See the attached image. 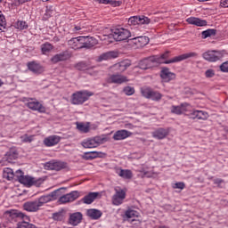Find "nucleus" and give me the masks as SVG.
Instances as JSON below:
<instances>
[{
	"label": "nucleus",
	"mask_w": 228,
	"mask_h": 228,
	"mask_svg": "<svg viewBox=\"0 0 228 228\" xmlns=\"http://www.w3.org/2000/svg\"><path fill=\"white\" fill-rule=\"evenodd\" d=\"M221 6L223 8H228V0H221Z\"/></svg>",
	"instance_id": "obj_55"
},
{
	"label": "nucleus",
	"mask_w": 228,
	"mask_h": 228,
	"mask_svg": "<svg viewBox=\"0 0 228 228\" xmlns=\"http://www.w3.org/2000/svg\"><path fill=\"white\" fill-rule=\"evenodd\" d=\"M43 1H49V0H43Z\"/></svg>",
	"instance_id": "obj_62"
},
{
	"label": "nucleus",
	"mask_w": 228,
	"mask_h": 228,
	"mask_svg": "<svg viewBox=\"0 0 228 228\" xmlns=\"http://www.w3.org/2000/svg\"><path fill=\"white\" fill-rule=\"evenodd\" d=\"M28 108L33 111H39V113H45V107L40 103V102H28L27 103Z\"/></svg>",
	"instance_id": "obj_21"
},
{
	"label": "nucleus",
	"mask_w": 228,
	"mask_h": 228,
	"mask_svg": "<svg viewBox=\"0 0 228 228\" xmlns=\"http://www.w3.org/2000/svg\"><path fill=\"white\" fill-rule=\"evenodd\" d=\"M23 143H31L33 142V135L23 134L20 136Z\"/></svg>",
	"instance_id": "obj_42"
},
{
	"label": "nucleus",
	"mask_w": 228,
	"mask_h": 228,
	"mask_svg": "<svg viewBox=\"0 0 228 228\" xmlns=\"http://www.w3.org/2000/svg\"><path fill=\"white\" fill-rule=\"evenodd\" d=\"M92 95H94V93L87 90L76 92L71 96V103L77 106L85 104V102H86V101H88Z\"/></svg>",
	"instance_id": "obj_5"
},
{
	"label": "nucleus",
	"mask_w": 228,
	"mask_h": 228,
	"mask_svg": "<svg viewBox=\"0 0 228 228\" xmlns=\"http://www.w3.org/2000/svg\"><path fill=\"white\" fill-rule=\"evenodd\" d=\"M116 173L123 179H133V172L129 169H117Z\"/></svg>",
	"instance_id": "obj_32"
},
{
	"label": "nucleus",
	"mask_w": 228,
	"mask_h": 228,
	"mask_svg": "<svg viewBox=\"0 0 228 228\" xmlns=\"http://www.w3.org/2000/svg\"><path fill=\"white\" fill-rule=\"evenodd\" d=\"M220 69L222 72H228V61L224 62L221 66Z\"/></svg>",
	"instance_id": "obj_50"
},
{
	"label": "nucleus",
	"mask_w": 228,
	"mask_h": 228,
	"mask_svg": "<svg viewBox=\"0 0 228 228\" xmlns=\"http://www.w3.org/2000/svg\"><path fill=\"white\" fill-rule=\"evenodd\" d=\"M199 110H194L191 114H189V118H192V120H195V118H198Z\"/></svg>",
	"instance_id": "obj_51"
},
{
	"label": "nucleus",
	"mask_w": 228,
	"mask_h": 228,
	"mask_svg": "<svg viewBox=\"0 0 228 228\" xmlns=\"http://www.w3.org/2000/svg\"><path fill=\"white\" fill-rule=\"evenodd\" d=\"M86 159H95L99 158V151H88L85 153Z\"/></svg>",
	"instance_id": "obj_41"
},
{
	"label": "nucleus",
	"mask_w": 228,
	"mask_h": 228,
	"mask_svg": "<svg viewBox=\"0 0 228 228\" xmlns=\"http://www.w3.org/2000/svg\"><path fill=\"white\" fill-rule=\"evenodd\" d=\"M108 142V138L104 135H98L93 138L86 139L82 142L81 145L85 149H95L99 147V145H102V143H106Z\"/></svg>",
	"instance_id": "obj_4"
},
{
	"label": "nucleus",
	"mask_w": 228,
	"mask_h": 228,
	"mask_svg": "<svg viewBox=\"0 0 228 228\" xmlns=\"http://www.w3.org/2000/svg\"><path fill=\"white\" fill-rule=\"evenodd\" d=\"M127 77L120 74L110 75L107 78V83H112L114 85H122V83H126Z\"/></svg>",
	"instance_id": "obj_15"
},
{
	"label": "nucleus",
	"mask_w": 228,
	"mask_h": 228,
	"mask_svg": "<svg viewBox=\"0 0 228 228\" xmlns=\"http://www.w3.org/2000/svg\"><path fill=\"white\" fill-rule=\"evenodd\" d=\"M116 69H119L120 72H124L127 69L128 67H131V63L129 62H120L115 65Z\"/></svg>",
	"instance_id": "obj_39"
},
{
	"label": "nucleus",
	"mask_w": 228,
	"mask_h": 228,
	"mask_svg": "<svg viewBox=\"0 0 228 228\" xmlns=\"http://www.w3.org/2000/svg\"><path fill=\"white\" fill-rule=\"evenodd\" d=\"M65 190V188H61L58 190H55L54 191L51 192L50 194L41 196L38 200L37 204H39V207L42 208L44 204H47V202H51V200H56L58 197H60V191Z\"/></svg>",
	"instance_id": "obj_8"
},
{
	"label": "nucleus",
	"mask_w": 228,
	"mask_h": 228,
	"mask_svg": "<svg viewBox=\"0 0 228 228\" xmlns=\"http://www.w3.org/2000/svg\"><path fill=\"white\" fill-rule=\"evenodd\" d=\"M125 215L126 218H128V220H131V222H134L135 221L134 218H138V216H140V213H138V211L136 210H126Z\"/></svg>",
	"instance_id": "obj_35"
},
{
	"label": "nucleus",
	"mask_w": 228,
	"mask_h": 228,
	"mask_svg": "<svg viewBox=\"0 0 228 228\" xmlns=\"http://www.w3.org/2000/svg\"><path fill=\"white\" fill-rule=\"evenodd\" d=\"M118 56V53L115 52H107L104 53H102L98 58L96 59V61H106V60H111L112 58H117Z\"/></svg>",
	"instance_id": "obj_29"
},
{
	"label": "nucleus",
	"mask_w": 228,
	"mask_h": 228,
	"mask_svg": "<svg viewBox=\"0 0 228 228\" xmlns=\"http://www.w3.org/2000/svg\"><path fill=\"white\" fill-rule=\"evenodd\" d=\"M82 220H83V214H81L80 212H76L69 216V224L74 226L79 225Z\"/></svg>",
	"instance_id": "obj_22"
},
{
	"label": "nucleus",
	"mask_w": 228,
	"mask_h": 228,
	"mask_svg": "<svg viewBox=\"0 0 228 228\" xmlns=\"http://www.w3.org/2000/svg\"><path fill=\"white\" fill-rule=\"evenodd\" d=\"M195 56H197V53L193 52L183 53L182 55L174 57L173 59H170V60H167V58H168V52H166L161 56L153 55V57L157 59V61H156L157 65H159L161 63H165L166 65H168L170 63H179V61H183V60H188L189 58H195Z\"/></svg>",
	"instance_id": "obj_1"
},
{
	"label": "nucleus",
	"mask_w": 228,
	"mask_h": 228,
	"mask_svg": "<svg viewBox=\"0 0 228 228\" xmlns=\"http://www.w3.org/2000/svg\"><path fill=\"white\" fill-rule=\"evenodd\" d=\"M206 77H213V76H215V70L213 69H208L205 72Z\"/></svg>",
	"instance_id": "obj_52"
},
{
	"label": "nucleus",
	"mask_w": 228,
	"mask_h": 228,
	"mask_svg": "<svg viewBox=\"0 0 228 228\" xmlns=\"http://www.w3.org/2000/svg\"><path fill=\"white\" fill-rule=\"evenodd\" d=\"M124 93L126 94V95H133V94H134V88L131 86H126L124 88Z\"/></svg>",
	"instance_id": "obj_45"
},
{
	"label": "nucleus",
	"mask_w": 228,
	"mask_h": 228,
	"mask_svg": "<svg viewBox=\"0 0 228 228\" xmlns=\"http://www.w3.org/2000/svg\"><path fill=\"white\" fill-rule=\"evenodd\" d=\"M77 69H78V70H86V63L85 62H79L77 65Z\"/></svg>",
	"instance_id": "obj_49"
},
{
	"label": "nucleus",
	"mask_w": 228,
	"mask_h": 228,
	"mask_svg": "<svg viewBox=\"0 0 228 228\" xmlns=\"http://www.w3.org/2000/svg\"><path fill=\"white\" fill-rule=\"evenodd\" d=\"M53 51V45L50 43H45L41 45V52L43 54H47V53H51Z\"/></svg>",
	"instance_id": "obj_38"
},
{
	"label": "nucleus",
	"mask_w": 228,
	"mask_h": 228,
	"mask_svg": "<svg viewBox=\"0 0 228 228\" xmlns=\"http://www.w3.org/2000/svg\"><path fill=\"white\" fill-rule=\"evenodd\" d=\"M186 20L188 24H192L193 26H198L200 28L208 26V21L206 20H200V18L190 17Z\"/></svg>",
	"instance_id": "obj_26"
},
{
	"label": "nucleus",
	"mask_w": 228,
	"mask_h": 228,
	"mask_svg": "<svg viewBox=\"0 0 228 228\" xmlns=\"http://www.w3.org/2000/svg\"><path fill=\"white\" fill-rule=\"evenodd\" d=\"M160 77L163 79L164 83H168L173 79H175V74L170 72L168 68H163L160 71Z\"/></svg>",
	"instance_id": "obj_19"
},
{
	"label": "nucleus",
	"mask_w": 228,
	"mask_h": 228,
	"mask_svg": "<svg viewBox=\"0 0 228 228\" xmlns=\"http://www.w3.org/2000/svg\"><path fill=\"white\" fill-rule=\"evenodd\" d=\"M28 70L33 72L34 74H42L44 72V69L42 66L35 61L28 63Z\"/></svg>",
	"instance_id": "obj_28"
},
{
	"label": "nucleus",
	"mask_w": 228,
	"mask_h": 228,
	"mask_svg": "<svg viewBox=\"0 0 228 228\" xmlns=\"http://www.w3.org/2000/svg\"><path fill=\"white\" fill-rule=\"evenodd\" d=\"M70 58V53L69 52H62L61 53L55 54L52 59L51 61L53 63H58L60 61H66Z\"/></svg>",
	"instance_id": "obj_24"
},
{
	"label": "nucleus",
	"mask_w": 228,
	"mask_h": 228,
	"mask_svg": "<svg viewBox=\"0 0 228 228\" xmlns=\"http://www.w3.org/2000/svg\"><path fill=\"white\" fill-rule=\"evenodd\" d=\"M68 45L77 51V49H83V37H73L68 41Z\"/></svg>",
	"instance_id": "obj_18"
},
{
	"label": "nucleus",
	"mask_w": 228,
	"mask_h": 228,
	"mask_svg": "<svg viewBox=\"0 0 228 228\" xmlns=\"http://www.w3.org/2000/svg\"><path fill=\"white\" fill-rule=\"evenodd\" d=\"M23 208L25 211L35 212V211H38V209L40 208V205L38 201L36 200V201H30V202L25 203Z\"/></svg>",
	"instance_id": "obj_27"
},
{
	"label": "nucleus",
	"mask_w": 228,
	"mask_h": 228,
	"mask_svg": "<svg viewBox=\"0 0 228 228\" xmlns=\"http://www.w3.org/2000/svg\"><path fill=\"white\" fill-rule=\"evenodd\" d=\"M77 199H79V191H73L66 195L61 196L59 199L61 204H67V202H74Z\"/></svg>",
	"instance_id": "obj_13"
},
{
	"label": "nucleus",
	"mask_w": 228,
	"mask_h": 228,
	"mask_svg": "<svg viewBox=\"0 0 228 228\" xmlns=\"http://www.w3.org/2000/svg\"><path fill=\"white\" fill-rule=\"evenodd\" d=\"M16 27L18 29H26L28 24H26V21H18Z\"/></svg>",
	"instance_id": "obj_47"
},
{
	"label": "nucleus",
	"mask_w": 228,
	"mask_h": 228,
	"mask_svg": "<svg viewBox=\"0 0 228 228\" xmlns=\"http://www.w3.org/2000/svg\"><path fill=\"white\" fill-rule=\"evenodd\" d=\"M156 228H168V226H166V225H159V226H157Z\"/></svg>",
	"instance_id": "obj_58"
},
{
	"label": "nucleus",
	"mask_w": 228,
	"mask_h": 228,
	"mask_svg": "<svg viewBox=\"0 0 228 228\" xmlns=\"http://www.w3.org/2000/svg\"><path fill=\"white\" fill-rule=\"evenodd\" d=\"M222 57V53L218 51H208L203 53V58L207 61H218Z\"/></svg>",
	"instance_id": "obj_14"
},
{
	"label": "nucleus",
	"mask_w": 228,
	"mask_h": 228,
	"mask_svg": "<svg viewBox=\"0 0 228 228\" xmlns=\"http://www.w3.org/2000/svg\"><path fill=\"white\" fill-rule=\"evenodd\" d=\"M53 220H56L57 222H61L63 220V214L61 213H54L53 215Z\"/></svg>",
	"instance_id": "obj_46"
},
{
	"label": "nucleus",
	"mask_w": 228,
	"mask_h": 228,
	"mask_svg": "<svg viewBox=\"0 0 228 228\" xmlns=\"http://www.w3.org/2000/svg\"><path fill=\"white\" fill-rule=\"evenodd\" d=\"M5 215L11 218H21L22 222L18 223L17 228H37V225L29 223V216L19 210H7Z\"/></svg>",
	"instance_id": "obj_2"
},
{
	"label": "nucleus",
	"mask_w": 228,
	"mask_h": 228,
	"mask_svg": "<svg viewBox=\"0 0 228 228\" xmlns=\"http://www.w3.org/2000/svg\"><path fill=\"white\" fill-rule=\"evenodd\" d=\"M6 28V19L4 18V15L1 13L0 12V31H3V29Z\"/></svg>",
	"instance_id": "obj_43"
},
{
	"label": "nucleus",
	"mask_w": 228,
	"mask_h": 228,
	"mask_svg": "<svg viewBox=\"0 0 228 228\" xmlns=\"http://www.w3.org/2000/svg\"><path fill=\"white\" fill-rule=\"evenodd\" d=\"M97 197H99V192H90L82 199V201L84 204H92Z\"/></svg>",
	"instance_id": "obj_33"
},
{
	"label": "nucleus",
	"mask_w": 228,
	"mask_h": 228,
	"mask_svg": "<svg viewBox=\"0 0 228 228\" xmlns=\"http://www.w3.org/2000/svg\"><path fill=\"white\" fill-rule=\"evenodd\" d=\"M184 183L183 182H179L176 183L173 185V188H175V190H184Z\"/></svg>",
	"instance_id": "obj_48"
},
{
	"label": "nucleus",
	"mask_w": 228,
	"mask_h": 228,
	"mask_svg": "<svg viewBox=\"0 0 228 228\" xmlns=\"http://www.w3.org/2000/svg\"><path fill=\"white\" fill-rule=\"evenodd\" d=\"M142 95L146 99H151V101H160L163 95L159 92L153 91L151 88L142 89Z\"/></svg>",
	"instance_id": "obj_10"
},
{
	"label": "nucleus",
	"mask_w": 228,
	"mask_h": 228,
	"mask_svg": "<svg viewBox=\"0 0 228 228\" xmlns=\"http://www.w3.org/2000/svg\"><path fill=\"white\" fill-rule=\"evenodd\" d=\"M96 3H100L101 4H110L111 3V0H94Z\"/></svg>",
	"instance_id": "obj_54"
},
{
	"label": "nucleus",
	"mask_w": 228,
	"mask_h": 228,
	"mask_svg": "<svg viewBox=\"0 0 228 228\" xmlns=\"http://www.w3.org/2000/svg\"><path fill=\"white\" fill-rule=\"evenodd\" d=\"M215 35H216V29L215 28H209V29L204 30L201 33L202 38H208V37H215Z\"/></svg>",
	"instance_id": "obj_37"
},
{
	"label": "nucleus",
	"mask_w": 228,
	"mask_h": 228,
	"mask_svg": "<svg viewBox=\"0 0 228 228\" xmlns=\"http://www.w3.org/2000/svg\"><path fill=\"white\" fill-rule=\"evenodd\" d=\"M77 129L80 131V133H88L90 131V123H79L77 122Z\"/></svg>",
	"instance_id": "obj_36"
},
{
	"label": "nucleus",
	"mask_w": 228,
	"mask_h": 228,
	"mask_svg": "<svg viewBox=\"0 0 228 228\" xmlns=\"http://www.w3.org/2000/svg\"><path fill=\"white\" fill-rule=\"evenodd\" d=\"M188 103H182L180 106L173 105L171 107V113H175V115H183V111H186V107Z\"/></svg>",
	"instance_id": "obj_31"
},
{
	"label": "nucleus",
	"mask_w": 228,
	"mask_h": 228,
	"mask_svg": "<svg viewBox=\"0 0 228 228\" xmlns=\"http://www.w3.org/2000/svg\"><path fill=\"white\" fill-rule=\"evenodd\" d=\"M209 114L204 110H198V120H208Z\"/></svg>",
	"instance_id": "obj_40"
},
{
	"label": "nucleus",
	"mask_w": 228,
	"mask_h": 228,
	"mask_svg": "<svg viewBox=\"0 0 228 228\" xmlns=\"http://www.w3.org/2000/svg\"><path fill=\"white\" fill-rule=\"evenodd\" d=\"M168 134H170V130L163 127H159L151 133L152 137L156 140H165Z\"/></svg>",
	"instance_id": "obj_16"
},
{
	"label": "nucleus",
	"mask_w": 228,
	"mask_h": 228,
	"mask_svg": "<svg viewBox=\"0 0 228 228\" xmlns=\"http://www.w3.org/2000/svg\"><path fill=\"white\" fill-rule=\"evenodd\" d=\"M60 140H61V138L58 135H51L44 140V143L46 147H53L54 145H58V143H60Z\"/></svg>",
	"instance_id": "obj_25"
},
{
	"label": "nucleus",
	"mask_w": 228,
	"mask_h": 228,
	"mask_svg": "<svg viewBox=\"0 0 228 228\" xmlns=\"http://www.w3.org/2000/svg\"><path fill=\"white\" fill-rule=\"evenodd\" d=\"M158 59H156L154 56L145 58L139 61V69H142V70H147V69H152V67H156L158 63Z\"/></svg>",
	"instance_id": "obj_9"
},
{
	"label": "nucleus",
	"mask_w": 228,
	"mask_h": 228,
	"mask_svg": "<svg viewBox=\"0 0 228 228\" xmlns=\"http://www.w3.org/2000/svg\"><path fill=\"white\" fill-rule=\"evenodd\" d=\"M116 193L112 197V204L114 206H120L126 199V191L118 187L115 188Z\"/></svg>",
	"instance_id": "obj_12"
},
{
	"label": "nucleus",
	"mask_w": 228,
	"mask_h": 228,
	"mask_svg": "<svg viewBox=\"0 0 228 228\" xmlns=\"http://www.w3.org/2000/svg\"><path fill=\"white\" fill-rule=\"evenodd\" d=\"M75 29H76V31H79V29H81V28H79V27H75Z\"/></svg>",
	"instance_id": "obj_60"
},
{
	"label": "nucleus",
	"mask_w": 228,
	"mask_h": 228,
	"mask_svg": "<svg viewBox=\"0 0 228 228\" xmlns=\"http://www.w3.org/2000/svg\"><path fill=\"white\" fill-rule=\"evenodd\" d=\"M198 1H200V2H204V1H209V0H198Z\"/></svg>",
	"instance_id": "obj_61"
},
{
	"label": "nucleus",
	"mask_w": 228,
	"mask_h": 228,
	"mask_svg": "<svg viewBox=\"0 0 228 228\" xmlns=\"http://www.w3.org/2000/svg\"><path fill=\"white\" fill-rule=\"evenodd\" d=\"M222 183H224L223 179H220V178L214 179V183L217 184L218 188H222V186H220L222 184Z\"/></svg>",
	"instance_id": "obj_53"
},
{
	"label": "nucleus",
	"mask_w": 228,
	"mask_h": 228,
	"mask_svg": "<svg viewBox=\"0 0 228 228\" xmlns=\"http://www.w3.org/2000/svg\"><path fill=\"white\" fill-rule=\"evenodd\" d=\"M132 38L128 39L129 45H133V47H136L139 49L140 47H145L147 44H149V37L140 36V34L132 33Z\"/></svg>",
	"instance_id": "obj_6"
},
{
	"label": "nucleus",
	"mask_w": 228,
	"mask_h": 228,
	"mask_svg": "<svg viewBox=\"0 0 228 228\" xmlns=\"http://www.w3.org/2000/svg\"><path fill=\"white\" fill-rule=\"evenodd\" d=\"M141 173H142V175H141L142 177H149V172H147V171H141Z\"/></svg>",
	"instance_id": "obj_56"
},
{
	"label": "nucleus",
	"mask_w": 228,
	"mask_h": 228,
	"mask_svg": "<svg viewBox=\"0 0 228 228\" xmlns=\"http://www.w3.org/2000/svg\"><path fill=\"white\" fill-rule=\"evenodd\" d=\"M16 177L19 182L25 186H37V188L42 184V179H37L29 175H24L22 170L19 169L16 171Z\"/></svg>",
	"instance_id": "obj_3"
},
{
	"label": "nucleus",
	"mask_w": 228,
	"mask_h": 228,
	"mask_svg": "<svg viewBox=\"0 0 228 228\" xmlns=\"http://www.w3.org/2000/svg\"><path fill=\"white\" fill-rule=\"evenodd\" d=\"M65 167H67V164L61 161H50L45 165V167L46 168V170H56V171H60L65 168Z\"/></svg>",
	"instance_id": "obj_17"
},
{
	"label": "nucleus",
	"mask_w": 228,
	"mask_h": 228,
	"mask_svg": "<svg viewBox=\"0 0 228 228\" xmlns=\"http://www.w3.org/2000/svg\"><path fill=\"white\" fill-rule=\"evenodd\" d=\"M3 177L4 179H7V181H12V179L15 177V174H13V169L10 167L4 168Z\"/></svg>",
	"instance_id": "obj_34"
},
{
	"label": "nucleus",
	"mask_w": 228,
	"mask_h": 228,
	"mask_svg": "<svg viewBox=\"0 0 228 228\" xmlns=\"http://www.w3.org/2000/svg\"><path fill=\"white\" fill-rule=\"evenodd\" d=\"M86 215L92 220H99V218L102 216V212L99 209L90 208L86 211Z\"/></svg>",
	"instance_id": "obj_30"
},
{
	"label": "nucleus",
	"mask_w": 228,
	"mask_h": 228,
	"mask_svg": "<svg viewBox=\"0 0 228 228\" xmlns=\"http://www.w3.org/2000/svg\"><path fill=\"white\" fill-rule=\"evenodd\" d=\"M133 33L126 28H114L112 29V37L116 42H122L124 40H127V38H131Z\"/></svg>",
	"instance_id": "obj_7"
},
{
	"label": "nucleus",
	"mask_w": 228,
	"mask_h": 228,
	"mask_svg": "<svg viewBox=\"0 0 228 228\" xmlns=\"http://www.w3.org/2000/svg\"><path fill=\"white\" fill-rule=\"evenodd\" d=\"M140 24H151V19L146 16H133L128 19V26H138Z\"/></svg>",
	"instance_id": "obj_11"
},
{
	"label": "nucleus",
	"mask_w": 228,
	"mask_h": 228,
	"mask_svg": "<svg viewBox=\"0 0 228 228\" xmlns=\"http://www.w3.org/2000/svg\"><path fill=\"white\" fill-rule=\"evenodd\" d=\"M133 133L127 131V130H118L114 135H113V140L115 141H120V140H126V138H129Z\"/></svg>",
	"instance_id": "obj_23"
},
{
	"label": "nucleus",
	"mask_w": 228,
	"mask_h": 228,
	"mask_svg": "<svg viewBox=\"0 0 228 228\" xmlns=\"http://www.w3.org/2000/svg\"><path fill=\"white\" fill-rule=\"evenodd\" d=\"M3 85H4V82H3L2 79H0V88H1V86H3Z\"/></svg>",
	"instance_id": "obj_59"
},
{
	"label": "nucleus",
	"mask_w": 228,
	"mask_h": 228,
	"mask_svg": "<svg viewBox=\"0 0 228 228\" xmlns=\"http://www.w3.org/2000/svg\"><path fill=\"white\" fill-rule=\"evenodd\" d=\"M28 1H31V0H18V3L20 4H24V3H28Z\"/></svg>",
	"instance_id": "obj_57"
},
{
	"label": "nucleus",
	"mask_w": 228,
	"mask_h": 228,
	"mask_svg": "<svg viewBox=\"0 0 228 228\" xmlns=\"http://www.w3.org/2000/svg\"><path fill=\"white\" fill-rule=\"evenodd\" d=\"M82 49H92L97 44V39L94 37H82Z\"/></svg>",
	"instance_id": "obj_20"
},
{
	"label": "nucleus",
	"mask_w": 228,
	"mask_h": 228,
	"mask_svg": "<svg viewBox=\"0 0 228 228\" xmlns=\"http://www.w3.org/2000/svg\"><path fill=\"white\" fill-rule=\"evenodd\" d=\"M6 156L8 159H17V156H19V154L15 151H10L7 152Z\"/></svg>",
	"instance_id": "obj_44"
}]
</instances>
